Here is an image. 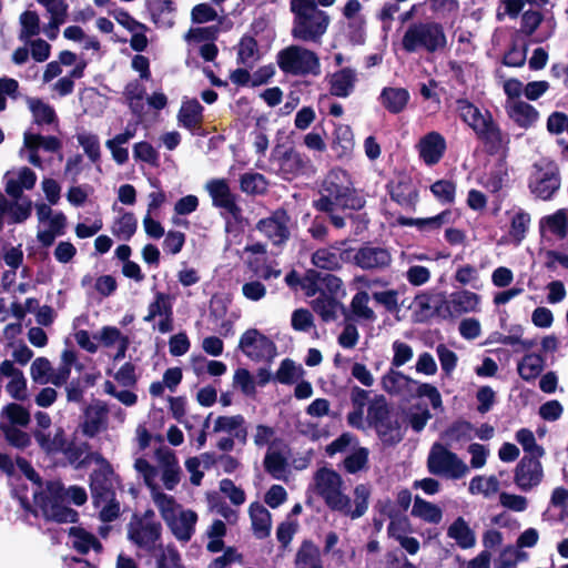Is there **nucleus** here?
Segmentation results:
<instances>
[{"label":"nucleus","mask_w":568,"mask_h":568,"mask_svg":"<svg viewBox=\"0 0 568 568\" xmlns=\"http://www.w3.org/2000/svg\"><path fill=\"white\" fill-rule=\"evenodd\" d=\"M67 496H69L71 501L77 506L84 505L88 499L87 491L83 487L74 485L65 490L61 481L48 480L44 490L34 491L33 501L41 510L44 520L58 524H75L79 520V513L64 505Z\"/></svg>","instance_id":"nucleus-1"},{"label":"nucleus","mask_w":568,"mask_h":568,"mask_svg":"<svg viewBox=\"0 0 568 568\" xmlns=\"http://www.w3.org/2000/svg\"><path fill=\"white\" fill-rule=\"evenodd\" d=\"M320 194L313 201V207L323 213H332L337 207L359 211L366 204L365 197L354 187L351 174L341 168L328 171L321 184Z\"/></svg>","instance_id":"nucleus-2"},{"label":"nucleus","mask_w":568,"mask_h":568,"mask_svg":"<svg viewBox=\"0 0 568 568\" xmlns=\"http://www.w3.org/2000/svg\"><path fill=\"white\" fill-rule=\"evenodd\" d=\"M366 420L378 439L386 447L398 445L405 436L398 413L387 403L384 395H377L367 407Z\"/></svg>","instance_id":"nucleus-3"},{"label":"nucleus","mask_w":568,"mask_h":568,"mask_svg":"<svg viewBox=\"0 0 568 568\" xmlns=\"http://www.w3.org/2000/svg\"><path fill=\"white\" fill-rule=\"evenodd\" d=\"M447 37L442 23L436 21L414 22L409 24L402 38V48L407 53L425 50L435 53L445 49Z\"/></svg>","instance_id":"nucleus-4"},{"label":"nucleus","mask_w":568,"mask_h":568,"mask_svg":"<svg viewBox=\"0 0 568 568\" xmlns=\"http://www.w3.org/2000/svg\"><path fill=\"white\" fill-rule=\"evenodd\" d=\"M294 16L292 37L304 42H317L329 24L328 14L317 8L316 1L291 9Z\"/></svg>","instance_id":"nucleus-5"},{"label":"nucleus","mask_w":568,"mask_h":568,"mask_svg":"<svg viewBox=\"0 0 568 568\" xmlns=\"http://www.w3.org/2000/svg\"><path fill=\"white\" fill-rule=\"evenodd\" d=\"M276 63L285 74L316 77L321 73L318 55L314 51L296 44H291L278 51Z\"/></svg>","instance_id":"nucleus-6"},{"label":"nucleus","mask_w":568,"mask_h":568,"mask_svg":"<svg viewBox=\"0 0 568 568\" xmlns=\"http://www.w3.org/2000/svg\"><path fill=\"white\" fill-rule=\"evenodd\" d=\"M315 480L318 495L331 510L347 507L348 496L342 493L343 479L337 471L323 467L316 471Z\"/></svg>","instance_id":"nucleus-7"},{"label":"nucleus","mask_w":568,"mask_h":568,"mask_svg":"<svg viewBox=\"0 0 568 568\" xmlns=\"http://www.w3.org/2000/svg\"><path fill=\"white\" fill-rule=\"evenodd\" d=\"M428 471L433 475H447L450 478L458 479L468 471L467 465L440 443H435L427 459Z\"/></svg>","instance_id":"nucleus-8"},{"label":"nucleus","mask_w":568,"mask_h":568,"mask_svg":"<svg viewBox=\"0 0 568 568\" xmlns=\"http://www.w3.org/2000/svg\"><path fill=\"white\" fill-rule=\"evenodd\" d=\"M537 173L528 181V189L535 197L549 201L560 187V172L555 161H549L545 168L535 164Z\"/></svg>","instance_id":"nucleus-9"},{"label":"nucleus","mask_w":568,"mask_h":568,"mask_svg":"<svg viewBox=\"0 0 568 568\" xmlns=\"http://www.w3.org/2000/svg\"><path fill=\"white\" fill-rule=\"evenodd\" d=\"M474 132L478 141L481 142L486 154L495 156L508 151L510 143L509 135L503 132L488 110H486V121H481L480 126Z\"/></svg>","instance_id":"nucleus-10"},{"label":"nucleus","mask_w":568,"mask_h":568,"mask_svg":"<svg viewBox=\"0 0 568 568\" xmlns=\"http://www.w3.org/2000/svg\"><path fill=\"white\" fill-rule=\"evenodd\" d=\"M214 207L225 210L236 223L243 221L242 207L237 204V195L231 191L226 179H211L205 184Z\"/></svg>","instance_id":"nucleus-11"},{"label":"nucleus","mask_w":568,"mask_h":568,"mask_svg":"<svg viewBox=\"0 0 568 568\" xmlns=\"http://www.w3.org/2000/svg\"><path fill=\"white\" fill-rule=\"evenodd\" d=\"M162 526L159 521H145L138 514L132 516L128 525V538L139 548L148 552H154L156 544L161 539Z\"/></svg>","instance_id":"nucleus-12"},{"label":"nucleus","mask_w":568,"mask_h":568,"mask_svg":"<svg viewBox=\"0 0 568 568\" xmlns=\"http://www.w3.org/2000/svg\"><path fill=\"white\" fill-rule=\"evenodd\" d=\"M278 163V172L284 180L292 181L298 176H310L314 173V165L311 159L294 148H290L284 152L276 149Z\"/></svg>","instance_id":"nucleus-13"},{"label":"nucleus","mask_w":568,"mask_h":568,"mask_svg":"<svg viewBox=\"0 0 568 568\" xmlns=\"http://www.w3.org/2000/svg\"><path fill=\"white\" fill-rule=\"evenodd\" d=\"M291 216L283 207L274 210L270 216L256 223V230L263 233L274 245L285 244L291 236L288 224Z\"/></svg>","instance_id":"nucleus-14"},{"label":"nucleus","mask_w":568,"mask_h":568,"mask_svg":"<svg viewBox=\"0 0 568 568\" xmlns=\"http://www.w3.org/2000/svg\"><path fill=\"white\" fill-rule=\"evenodd\" d=\"M239 348L253 361L272 358L276 354L275 343L256 328H248L242 334Z\"/></svg>","instance_id":"nucleus-15"},{"label":"nucleus","mask_w":568,"mask_h":568,"mask_svg":"<svg viewBox=\"0 0 568 568\" xmlns=\"http://www.w3.org/2000/svg\"><path fill=\"white\" fill-rule=\"evenodd\" d=\"M479 295L467 291L462 290L454 292L447 298L445 296V304L440 312V318L448 320L458 317L465 313H470L477 311L479 304Z\"/></svg>","instance_id":"nucleus-16"},{"label":"nucleus","mask_w":568,"mask_h":568,"mask_svg":"<svg viewBox=\"0 0 568 568\" xmlns=\"http://www.w3.org/2000/svg\"><path fill=\"white\" fill-rule=\"evenodd\" d=\"M541 457L524 456L515 468L514 481L524 491L539 485L544 477Z\"/></svg>","instance_id":"nucleus-17"},{"label":"nucleus","mask_w":568,"mask_h":568,"mask_svg":"<svg viewBox=\"0 0 568 568\" xmlns=\"http://www.w3.org/2000/svg\"><path fill=\"white\" fill-rule=\"evenodd\" d=\"M358 267L364 271H384L392 264V254L387 247L364 242L359 246Z\"/></svg>","instance_id":"nucleus-18"},{"label":"nucleus","mask_w":568,"mask_h":568,"mask_svg":"<svg viewBox=\"0 0 568 568\" xmlns=\"http://www.w3.org/2000/svg\"><path fill=\"white\" fill-rule=\"evenodd\" d=\"M386 191L392 201L407 207L415 205L418 196L412 179L405 174L399 175L396 180H390L386 184Z\"/></svg>","instance_id":"nucleus-19"},{"label":"nucleus","mask_w":568,"mask_h":568,"mask_svg":"<svg viewBox=\"0 0 568 568\" xmlns=\"http://www.w3.org/2000/svg\"><path fill=\"white\" fill-rule=\"evenodd\" d=\"M445 151L446 140L436 131L425 134L419 141V156L427 165L437 164L444 156Z\"/></svg>","instance_id":"nucleus-20"},{"label":"nucleus","mask_w":568,"mask_h":568,"mask_svg":"<svg viewBox=\"0 0 568 568\" xmlns=\"http://www.w3.org/2000/svg\"><path fill=\"white\" fill-rule=\"evenodd\" d=\"M415 312L427 320L434 315L440 317V312L445 304V293L434 291H423L415 295L413 301Z\"/></svg>","instance_id":"nucleus-21"},{"label":"nucleus","mask_w":568,"mask_h":568,"mask_svg":"<svg viewBox=\"0 0 568 568\" xmlns=\"http://www.w3.org/2000/svg\"><path fill=\"white\" fill-rule=\"evenodd\" d=\"M113 474L114 471L111 464L102 466L91 474L90 488L94 498L103 501L115 498L114 486L111 479Z\"/></svg>","instance_id":"nucleus-22"},{"label":"nucleus","mask_w":568,"mask_h":568,"mask_svg":"<svg viewBox=\"0 0 568 568\" xmlns=\"http://www.w3.org/2000/svg\"><path fill=\"white\" fill-rule=\"evenodd\" d=\"M357 81L356 72L352 68L336 71L329 80V93L337 98H347L352 94Z\"/></svg>","instance_id":"nucleus-23"},{"label":"nucleus","mask_w":568,"mask_h":568,"mask_svg":"<svg viewBox=\"0 0 568 568\" xmlns=\"http://www.w3.org/2000/svg\"><path fill=\"white\" fill-rule=\"evenodd\" d=\"M381 104L392 114H398L407 106L410 95L405 88L386 87L379 94Z\"/></svg>","instance_id":"nucleus-24"},{"label":"nucleus","mask_w":568,"mask_h":568,"mask_svg":"<svg viewBox=\"0 0 568 568\" xmlns=\"http://www.w3.org/2000/svg\"><path fill=\"white\" fill-rule=\"evenodd\" d=\"M197 514L194 510H181L180 516L174 517V524H168V527L178 540L187 542L194 535Z\"/></svg>","instance_id":"nucleus-25"},{"label":"nucleus","mask_w":568,"mask_h":568,"mask_svg":"<svg viewBox=\"0 0 568 568\" xmlns=\"http://www.w3.org/2000/svg\"><path fill=\"white\" fill-rule=\"evenodd\" d=\"M248 514L254 536L257 539H265L268 537L272 527L271 513L261 503L254 501L248 507Z\"/></svg>","instance_id":"nucleus-26"},{"label":"nucleus","mask_w":568,"mask_h":568,"mask_svg":"<svg viewBox=\"0 0 568 568\" xmlns=\"http://www.w3.org/2000/svg\"><path fill=\"white\" fill-rule=\"evenodd\" d=\"M33 437L41 450L49 456L63 453L68 444L63 427H57L53 437H51L50 434L36 429L33 432Z\"/></svg>","instance_id":"nucleus-27"},{"label":"nucleus","mask_w":568,"mask_h":568,"mask_svg":"<svg viewBox=\"0 0 568 568\" xmlns=\"http://www.w3.org/2000/svg\"><path fill=\"white\" fill-rule=\"evenodd\" d=\"M331 148L337 159L351 156L354 149V135L349 125L335 124Z\"/></svg>","instance_id":"nucleus-28"},{"label":"nucleus","mask_w":568,"mask_h":568,"mask_svg":"<svg viewBox=\"0 0 568 568\" xmlns=\"http://www.w3.org/2000/svg\"><path fill=\"white\" fill-rule=\"evenodd\" d=\"M69 536L72 538V547L81 555H87L91 549L97 552L103 550L100 540L82 527L72 526L68 530Z\"/></svg>","instance_id":"nucleus-29"},{"label":"nucleus","mask_w":568,"mask_h":568,"mask_svg":"<svg viewBox=\"0 0 568 568\" xmlns=\"http://www.w3.org/2000/svg\"><path fill=\"white\" fill-rule=\"evenodd\" d=\"M474 430V425L470 422L458 418L442 432L440 438L446 442L447 446L455 443H466L473 439Z\"/></svg>","instance_id":"nucleus-30"},{"label":"nucleus","mask_w":568,"mask_h":568,"mask_svg":"<svg viewBox=\"0 0 568 568\" xmlns=\"http://www.w3.org/2000/svg\"><path fill=\"white\" fill-rule=\"evenodd\" d=\"M203 111L204 108L196 99L183 102L178 114L179 122L190 131L200 129L203 122Z\"/></svg>","instance_id":"nucleus-31"},{"label":"nucleus","mask_w":568,"mask_h":568,"mask_svg":"<svg viewBox=\"0 0 568 568\" xmlns=\"http://www.w3.org/2000/svg\"><path fill=\"white\" fill-rule=\"evenodd\" d=\"M371 493V487L367 484H358L355 486L353 491L355 507L352 508L351 498L348 497L347 507L338 510V513L343 514L344 516H348L352 519H357L364 516L368 509Z\"/></svg>","instance_id":"nucleus-32"},{"label":"nucleus","mask_w":568,"mask_h":568,"mask_svg":"<svg viewBox=\"0 0 568 568\" xmlns=\"http://www.w3.org/2000/svg\"><path fill=\"white\" fill-rule=\"evenodd\" d=\"M509 118L523 129L532 126L539 118L537 109L524 101H516L508 110Z\"/></svg>","instance_id":"nucleus-33"},{"label":"nucleus","mask_w":568,"mask_h":568,"mask_svg":"<svg viewBox=\"0 0 568 568\" xmlns=\"http://www.w3.org/2000/svg\"><path fill=\"white\" fill-rule=\"evenodd\" d=\"M155 568H184L181 554L174 544H159L154 549Z\"/></svg>","instance_id":"nucleus-34"},{"label":"nucleus","mask_w":568,"mask_h":568,"mask_svg":"<svg viewBox=\"0 0 568 568\" xmlns=\"http://www.w3.org/2000/svg\"><path fill=\"white\" fill-rule=\"evenodd\" d=\"M456 111L460 120L473 131H476L480 126L481 121H486V113L483 114L481 111L468 99H457Z\"/></svg>","instance_id":"nucleus-35"},{"label":"nucleus","mask_w":568,"mask_h":568,"mask_svg":"<svg viewBox=\"0 0 568 568\" xmlns=\"http://www.w3.org/2000/svg\"><path fill=\"white\" fill-rule=\"evenodd\" d=\"M410 515L429 524H439L443 519V510L439 506L415 496Z\"/></svg>","instance_id":"nucleus-36"},{"label":"nucleus","mask_w":568,"mask_h":568,"mask_svg":"<svg viewBox=\"0 0 568 568\" xmlns=\"http://www.w3.org/2000/svg\"><path fill=\"white\" fill-rule=\"evenodd\" d=\"M447 536L454 539L463 549L470 548L476 542L474 531L469 528L467 521L463 517L456 518L448 527Z\"/></svg>","instance_id":"nucleus-37"},{"label":"nucleus","mask_w":568,"mask_h":568,"mask_svg":"<svg viewBox=\"0 0 568 568\" xmlns=\"http://www.w3.org/2000/svg\"><path fill=\"white\" fill-rule=\"evenodd\" d=\"M545 366V359L540 354L530 353L526 354L520 362H518L517 371L519 376L526 381H535Z\"/></svg>","instance_id":"nucleus-38"},{"label":"nucleus","mask_w":568,"mask_h":568,"mask_svg":"<svg viewBox=\"0 0 568 568\" xmlns=\"http://www.w3.org/2000/svg\"><path fill=\"white\" fill-rule=\"evenodd\" d=\"M258 59L257 40L253 36L244 34L237 43V64L252 68L254 62Z\"/></svg>","instance_id":"nucleus-39"},{"label":"nucleus","mask_w":568,"mask_h":568,"mask_svg":"<svg viewBox=\"0 0 568 568\" xmlns=\"http://www.w3.org/2000/svg\"><path fill=\"white\" fill-rule=\"evenodd\" d=\"M294 565L296 568H308L313 565H323L320 548L310 539L303 540L296 551Z\"/></svg>","instance_id":"nucleus-40"},{"label":"nucleus","mask_w":568,"mask_h":568,"mask_svg":"<svg viewBox=\"0 0 568 568\" xmlns=\"http://www.w3.org/2000/svg\"><path fill=\"white\" fill-rule=\"evenodd\" d=\"M29 109L33 115V122L38 125L58 123V115L55 110L49 103L43 102L38 98H30L28 100Z\"/></svg>","instance_id":"nucleus-41"},{"label":"nucleus","mask_w":568,"mask_h":568,"mask_svg":"<svg viewBox=\"0 0 568 568\" xmlns=\"http://www.w3.org/2000/svg\"><path fill=\"white\" fill-rule=\"evenodd\" d=\"M311 304L312 310L326 323L335 321L337 307H343L335 296L327 295L326 293H321Z\"/></svg>","instance_id":"nucleus-42"},{"label":"nucleus","mask_w":568,"mask_h":568,"mask_svg":"<svg viewBox=\"0 0 568 568\" xmlns=\"http://www.w3.org/2000/svg\"><path fill=\"white\" fill-rule=\"evenodd\" d=\"M266 178L257 172H246L240 176V189L247 195H263L267 192Z\"/></svg>","instance_id":"nucleus-43"},{"label":"nucleus","mask_w":568,"mask_h":568,"mask_svg":"<svg viewBox=\"0 0 568 568\" xmlns=\"http://www.w3.org/2000/svg\"><path fill=\"white\" fill-rule=\"evenodd\" d=\"M152 497L165 524H174V517H176L179 508L174 497L159 491L158 489L152 491Z\"/></svg>","instance_id":"nucleus-44"},{"label":"nucleus","mask_w":568,"mask_h":568,"mask_svg":"<svg viewBox=\"0 0 568 568\" xmlns=\"http://www.w3.org/2000/svg\"><path fill=\"white\" fill-rule=\"evenodd\" d=\"M138 221L132 212H124L114 221L112 233L120 240L129 241L135 234Z\"/></svg>","instance_id":"nucleus-45"},{"label":"nucleus","mask_w":568,"mask_h":568,"mask_svg":"<svg viewBox=\"0 0 568 568\" xmlns=\"http://www.w3.org/2000/svg\"><path fill=\"white\" fill-rule=\"evenodd\" d=\"M0 430L2 432L6 442L17 449L23 450L31 445L30 435L18 428L17 426L0 423Z\"/></svg>","instance_id":"nucleus-46"},{"label":"nucleus","mask_w":568,"mask_h":568,"mask_svg":"<svg viewBox=\"0 0 568 568\" xmlns=\"http://www.w3.org/2000/svg\"><path fill=\"white\" fill-rule=\"evenodd\" d=\"M567 220L568 215L566 210L560 209L554 214L544 216L540 220V229L542 230L546 225L552 234L565 237L567 234Z\"/></svg>","instance_id":"nucleus-47"},{"label":"nucleus","mask_w":568,"mask_h":568,"mask_svg":"<svg viewBox=\"0 0 568 568\" xmlns=\"http://www.w3.org/2000/svg\"><path fill=\"white\" fill-rule=\"evenodd\" d=\"M2 414L6 415L9 423L8 425L27 427L30 424V412L18 403H9L2 408Z\"/></svg>","instance_id":"nucleus-48"},{"label":"nucleus","mask_w":568,"mask_h":568,"mask_svg":"<svg viewBox=\"0 0 568 568\" xmlns=\"http://www.w3.org/2000/svg\"><path fill=\"white\" fill-rule=\"evenodd\" d=\"M369 295L365 291L357 292L351 302V311L352 313L358 317L369 322H374L376 320V314L368 306Z\"/></svg>","instance_id":"nucleus-49"},{"label":"nucleus","mask_w":568,"mask_h":568,"mask_svg":"<svg viewBox=\"0 0 568 568\" xmlns=\"http://www.w3.org/2000/svg\"><path fill=\"white\" fill-rule=\"evenodd\" d=\"M530 224V215L519 209L510 220L509 235L516 242L520 243L528 231Z\"/></svg>","instance_id":"nucleus-50"},{"label":"nucleus","mask_w":568,"mask_h":568,"mask_svg":"<svg viewBox=\"0 0 568 568\" xmlns=\"http://www.w3.org/2000/svg\"><path fill=\"white\" fill-rule=\"evenodd\" d=\"M516 440L521 445L525 452L524 456L542 457L545 455V448L537 444L535 435L530 429L520 428L517 430Z\"/></svg>","instance_id":"nucleus-51"},{"label":"nucleus","mask_w":568,"mask_h":568,"mask_svg":"<svg viewBox=\"0 0 568 568\" xmlns=\"http://www.w3.org/2000/svg\"><path fill=\"white\" fill-rule=\"evenodd\" d=\"M301 366H296L295 362L291 358H285L281 362L278 369L275 373V379L284 385H292L296 383L300 376L303 374Z\"/></svg>","instance_id":"nucleus-52"},{"label":"nucleus","mask_w":568,"mask_h":568,"mask_svg":"<svg viewBox=\"0 0 568 568\" xmlns=\"http://www.w3.org/2000/svg\"><path fill=\"white\" fill-rule=\"evenodd\" d=\"M148 10L152 16V20L155 24H168L169 27L173 26V21L165 20V13H172L174 11V6L172 0H155L146 2Z\"/></svg>","instance_id":"nucleus-53"},{"label":"nucleus","mask_w":568,"mask_h":568,"mask_svg":"<svg viewBox=\"0 0 568 568\" xmlns=\"http://www.w3.org/2000/svg\"><path fill=\"white\" fill-rule=\"evenodd\" d=\"M430 192L442 204H450L455 201L456 184L450 180H437L430 185Z\"/></svg>","instance_id":"nucleus-54"},{"label":"nucleus","mask_w":568,"mask_h":568,"mask_svg":"<svg viewBox=\"0 0 568 568\" xmlns=\"http://www.w3.org/2000/svg\"><path fill=\"white\" fill-rule=\"evenodd\" d=\"M369 452L366 447H358L345 457L343 466L348 474H356L367 467Z\"/></svg>","instance_id":"nucleus-55"},{"label":"nucleus","mask_w":568,"mask_h":568,"mask_svg":"<svg viewBox=\"0 0 568 568\" xmlns=\"http://www.w3.org/2000/svg\"><path fill=\"white\" fill-rule=\"evenodd\" d=\"M172 304L170 296L165 293L158 292L153 302L149 304L148 314L144 316V322H152L156 316H163L171 313Z\"/></svg>","instance_id":"nucleus-56"},{"label":"nucleus","mask_w":568,"mask_h":568,"mask_svg":"<svg viewBox=\"0 0 568 568\" xmlns=\"http://www.w3.org/2000/svg\"><path fill=\"white\" fill-rule=\"evenodd\" d=\"M77 140L91 162L97 163L100 161L101 148L98 135L81 133L77 135Z\"/></svg>","instance_id":"nucleus-57"},{"label":"nucleus","mask_w":568,"mask_h":568,"mask_svg":"<svg viewBox=\"0 0 568 568\" xmlns=\"http://www.w3.org/2000/svg\"><path fill=\"white\" fill-rule=\"evenodd\" d=\"M287 460L280 452H270L264 457L265 470L275 479H280L286 470Z\"/></svg>","instance_id":"nucleus-58"},{"label":"nucleus","mask_w":568,"mask_h":568,"mask_svg":"<svg viewBox=\"0 0 568 568\" xmlns=\"http://www.w3.org/2000/svg\"><path fill=\"white\" fill-rule=\"evenodd\" d=\"M312 263L325 271L338 270L337 253L329 248H318L312 255Z\"/></svg>","instance_id":"nucleus-59"},{"label":"nucleus","mask_w":568,"mask_h":568,"mask_svg":"<svg viewBox=\"0 0 568 568\" xmlns=\"http://www.w3.org/2000/svg\"><path fill=\"white\" fill-rule=\"evenodd\" d=\"M133 156L136 161L148 163L153 166L159 165V152L150 142L141 141L133 145Z\"/></svg>","instance_id":"nucleus-60"},{"label":"nucleus","mask_w":568,"mask_h":568,"mask_svg":"<svg viewBox=\"0 0 568 568\" xmlns=\"http://www.w3.org/2000/svg\"><path fill=\"white\" fill-rule=\"evenodd\" d=\"M470 493H481L485 496H489L499 490V481L495 476L484 478L481 476H475L469 483Z\"/></svg>","instance_id":"nucleus-61"},{"label":"nucleus","mask_w":568,"mask_h":568,"mask_svg":"<svg viewBox=\"0 0 568 568\" xmlns=\"http://www.w3.org/2000/svg\"><path fill=\"white\" fill-rule=\"evenodd\" d=\"M103 414L104 408L97 409L93 416H91L89 410H87V418L81 425L82 434L84 436L93 438L101 432L104 422Z\"/></svg>","instance_id":"nucleus-62"},{"label":"nucleus","mask_w":568,"mask_h":568,"mask_svg":"<svg viewBox=\"0 0 568 568\" xmlns=\"http://www.w3.org/2000/svg\"><path fill=\"white\" fill-rule=\"evenodd\" d=\"M21 38H31L40 32V19L36 11L27 10L20 16Z\"/></svg>","instance_id":"nucleus-63"},{"label":"nucleus","mask_w":568,"mask_h":568,"mask_svg":"<svg viewBox=\"0 0 568 568\" xmlns=\"http://www.w3.org/2000/svg\"><path fill=\"white\" fill-rule=\"evenodd\" d=\"M219 36V27L217 26H209V27H197L191 28L185 34V40L194 41V42H213L217 39Z\"/></svg>","instance_id":"nucleus-64"}]
</instances>
